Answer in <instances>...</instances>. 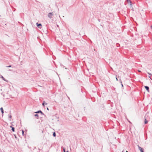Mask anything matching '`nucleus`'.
<instances>
[{"mask_svg":"<svg viewBox=\"0 0 152 152\" xmlns=\"http://www.w3.org/2000/svg\"><path fill=\"white\" fill-rule=\"evenodd\" d=\"M45 104H46V105H47L48 104L47 103H45Z\"/></svg>","mask_w":152,"mask_h":152,"instance_id":"22","label":"nucleus"},{"mask_svg":"<svg viewBox=\"0 0 152 152\" xmlns=\"http://www.w3.org/2000/svg\"><path fill=\"white\" fill-rule=\"evenodd\" d=\"M45 101H44L43 103H42V105L43 106H45Z\"/></svg>","mask_w":152,"mask_h":152,"instance_id":"11","label":"nucleus"},{"mask_svg":"<svg viewBox=\"0 0 152 152\" xmlns=\"http://www.w3.org/2000/svg\"><path fill=\"white\" fill-rule=\"evenodd\" d=\"M151 29H152V26H151Z\"/></svg>","mask_w":152,"mask_h":152,"instance_id":"24","label":"nucleus"},{"mask_svg":"<svg viewBox=\"0 0 152 152\" xmlns=\"http://www.w3.org/2000/svg\"><path fill=\"white\" fill-rule=\"evenodd\" d=\"M1 78L4 81L8 82V81L5 79V78L2 76H1Z\"/></svg>","mask_w":152,"mask_h":152,"instance_id":"5","label":"nucleus"},{"mask_svg":"<svg viewBox=\"0 0 152 152\" xmlns=\"http://www.w3.org/2000/svg\"><path fill=\"white\" fill-rule=\"evenodd\" d=\"M148 73L149 75H152L151 73H149V72H148Z\"/></svg>","mask_w":152,"mask_h":152,"instance_id":"19","label":"nucleus"},{"mask_svg":"<svg viewBox=\"0 0 152 152\" xmlns=\"http://www.w3.org/2000/svg\"><path fill=\"white\" fill-rule=\"evenodd\" d=\"M127 1L128 2L130 3V5H132V2L130 0H127Z\"/></svg>","mask_w":152,"mask_h":152,"instance_id":"9","label":"nucleus"},{"mask_svg":"<svg viewBox=\"0 0 152 152\" xmlns=\"http://www.w3.org/2000/svg\"><path fill=\"white\" fill-rule=\"evenodd\" d=\"M53 16V12H50L48 14V17L50 19L52 18Z\"/></svg>","mask_w":152,"mask_h":152,"instance_id":"1","label":"nucleus"},{"mask_svg":"<svg viewBox=\"0 0 152 152\" xmlns=\"http://www.w3.org/2000/svg\"><path fill=\"white\" fill-rule=\"evenodd\" d=\"M22 133L23 134V135L24 133V131L23 130H22Z\"/></svg>","mask_w":152,"mask_h":152,"instance_id":"16","label":"nucleus"},{"mask_svg":"<svg viewBox=\"0 0 152 152\" xmlns=\"http://www.w3.org/2000/svg\"><path fill=\"white\" fill-rule=\"evenodd\" d=\"M120 80H121V82H121V86H122V87H123V85L122 84V81H121V80L120 79Z\"/></svg>","mask_w":152,"mask_h":152,"instance_id":"14","label":"nucleus"},{"mask_svg":"<svg viewBox=\"0 0 152 152\" xmlns=\"http://www.w3.org/2000/svg\"><path fill=\"white\" fill-rule=\"evenodd\" d=\"M148 116L147 115H145V124H146L147 123H148V120H147V118H146V116Z\"/></svg>","mask_w":152,"mask_h":152,"instance_id":"3","label":"nucleus"},{"mask_svg":"<svg viewBox=\"0 0 152 152\" xmlns=\"http://www.w3.org/2000/svg\"><path fill=\"white\" fill-rule=\"evenodd\" d=\"M66 152H69L68 151H66Z\"/></svg>","mask_w":152,"mask_h":152,"instance_id":"26","label":"nucleus"},{"mask_svg":"<svg viewBox=\"0 0 152 152\" xmlns=\"http://www.w3.org/2000/svg\"><path fill=\"white\" fill-rule=\"evenodd\" d=\"M36 25L39 28H41L42 27V24L41 23L39 24L38 23H36Z\"/></svg>","mask_w":152,"mask_h":152,"instance_id":"2","label":"nucleus"},{"mask_svg":"<svg viewBox=\"0 0 152 152\" xmlns=\"http://www.w3.org/2000/svg\"><path fill=\"white\" fill-rule=\"evenodd\" d=\"M47 109L48 110H49V108H48V107H47Z\"/></svg>","mask_w":152,"mask_h":152,"instance_id":"20","label":"nucleus"},{"mask_svg":"<svg viewBox=\"0 0 152 152\" xmlns=\"http://www.w3.org/2000/svg\"><path fill=\"white\" fill-rule=\"evenodd\" d=\"M10 127L12 128V130L13 132L15 131V128L13 127H12V126H11Z\"/></svg>","mask_w":152,"mask_h":152,"instance_id":"10","label":"nucleus"},{"mask_svg":"<svg viewBox=\"0 0 152 152\" xmlns=\"http://www.w3.org/2000/svg\"><path fill=\"white\" fill-rule=\"evenodd\" d=\"M53 135L54 137H55L56 136V134L55 132H54L53 133Z\"/></svg>","mask_w":152,"mask_h":152,"instance_id":"12","label":"nucleus"},{"mask_svg":"<svg viewBox=\"0 0 152 152\" xmlns=\"http://www.w3.org/2000/svg\"><path fill=\"white\" fill-rule=\"evenodd\" d=\"M6 67H11V65H9V66H7Z\"/></svg>","mask_w":152,"mask_h":152,"instance_id":"17","label":"nucleus"},{"mask_svg":"<svg viewBox=\"0 0 152 152\" xmlns=\"http://www.w3.org/2000/svg\"><path fill=\"white\" fill-rule=\"evenodd\" d=\"M138 148L139 149V150H140V151L141 152H144L143 151V148H142L141 147H140L139 146H138Z\"/></svg>","mask_w":152,"mask_h":152,"instance_id":"4","label":"nucleus"},{"mask_svg":"<svg viewBox=\"0 0 152 152\" xmlns=\"http://www.w3.org/2000/svg\"><path fill=\"white\" fill-rule=\"evenodd\" d=\"M126 152H128L127 151H126Z\"/></svg>","mask_w":152,"mask_h":152,"instance_id":"27","label":"nucleus"},{"mask_svg":"<svg viewBox=\"0 0 152 152\" xmlns=\"http://www.w3.org/2000/svg\"><path fill=\"white\" fill-rule=\"evenodd\" d=\"M145 88L146 89L147 91H149V87L148 86H145Z\"/></svg>","mask_w":152,"mask_h":152,"instance_id":"8","label":"nucleus"},{"mask_svg":"<svg viewBox=\"0 0 152 152\" xmlns=\"http://www.w3.org/2000/svg\"><path fill=\"white\" fill-rule=\"evenodd\" d=\"M149 77L151 79V77H150V76H149Z\"/></svg>","mask_w":152,"mask_h":152,"instance_id":"23","label":"nucleus"},{"mask_svg":"<svg viewBox=\"0 0 152 152\" xmlns=\"http://www.w3.org/2000/svg\"><path fill=\"white\" fill-rule=\"evenodd\" d=\"M138 71H139V72H140V71H139V70H138Z\"/></svg>","mask_w":152,"mask_h":152,"instance_id":"25","label":"nucleus"},{"mask_svg":"<svg viewBox=\"0 0 152 152\" xmlns=\"http://www.w3.org/2000/svg\"><path fill=\"white\" fill-rule=\"evenodd\" d=\"M9 118H10V119H11L12 118V116L11 115H9Z\"/></svg>","mask_w":152,"mask_h":152,"instance_id":"18","label":"nucleus"},{"mask_svg":"<svg viewBox=\"0 0 152 152\" xmlns=\"http://www.w3.org/2000/svg\"><path fill=\"white\" fill-rule=\"evenodd\" d=\"M63 151H64V152H66L65 149L64 148H63Z\"/></svg>","mask_w":152,"mask_h":152,"instance_id":"15","label":"nucleus"},{"mask_svg":"<svg viewBox=\"0 0 152 152\" xmlns=\"http://www.w3.org/2000/svg\"><path fill=\"white\" fill-rule=\"evenodd\" d=\"M35 116L38 117V115L37 114H36L34 115Z\"/></svg>","mask_w":152,"mask_h":152,"instance_id":"13","label":"nucleus"},{"mask_svg":"<svg viewBox=\"0 0 152 152\" xmlns=\"http://www.w3.org/2000/svg\"><path fill=\"white\" fill-rule=\"evenodd\" d=\"M0 110L1 111V112L2 113V114H3L4 113V110H3V108L2 107H1V108H0ZM3 115V114H2V116Z\"/></svg>","mask_w":152,"mask_h":152,"instance_id":"6","label":"nucleus"},{"mask_svg":"<svg viewBox=\"0 0 152 152\" xmlns=\"http://www.w3.org/2000/svg\"><path fill=\"white\" fill-rule=\"evenodd\" d=\"M41 113V114H43V115H44V114L42 113V112L41 111V110H39L37 112H35V113Z\"/></svg>","mask_w":152,"mask_h":152,"instance_id":"7","label":"nucleus"},{"mask_svg":"<svg viewBox=\"0 0 152 152\" xmlns=\"http://www.w3.org/2000/svg\"><path fill=\"white\" fill-rule=\"evenodd\" d=\"M116 80L117 81L118 80V79H117V78L116 77Z\"/></svg>","mask_w":152,"mask_h":152,"instance_id":"21","label":"nucleus"}]
</instances>
